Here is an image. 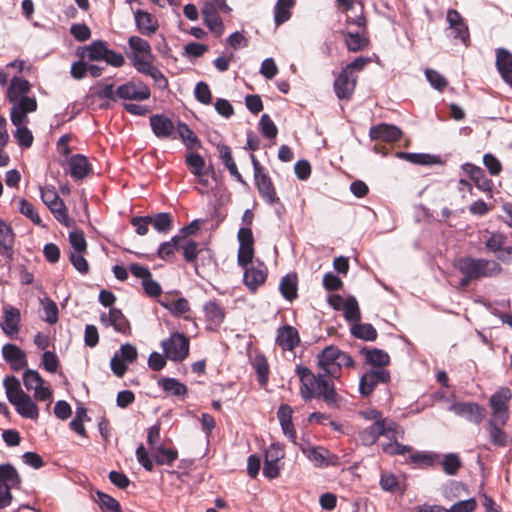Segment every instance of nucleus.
Masks as SVG:
<instances>
[{
    "instance_id": "63",
    "label": "nucleus",
    "mask_w": 512,
    "mask_h": 512,
    "mask_svg": "<svg viewBox=\"0 0 512 512\" xmlns=\"http://www.w3.org/2000/svg\"><path fill=\"white\" fill-rule=\"evenodd\" d=\"M260 131L266 138L274 139L277 136L278 129L275 123L267 114H263L259 121Z\"/></svg>"
},
{
    "instance_id": "38",
    "label": "nucleus",
    "mask_w": 512,
    "mask_h": 512,
    "mask_svg": "<svg viewBox=\"0 0 512 512\" xmlns=\"http://www.w3.org/2000/svg\"><path fill=\"white\" fill-rule=\"evenodd\" d=\"M178 457V452L174 448H165L159 444L152 450V458L158 465H173Z\"/></svg>"
},
{
    "instance_id": "13",
    "label": "nucleus",
    "mask_w": 512,
    "mask_h": 512,
    "mask_svg": "<svg viewBox=\"0 0 512 512\" xmlns=\"http://www.w3.org/2000/svg\"><path fill=\"white\" fill-rule=\"evenodd\" d=\"M304 456L317 468L340 465V457L322 446H315L313 449L304 450Z\"/></svg>"
},
{
    "instance_id": "22",
    "label": "nucleus",
    "mask_w": 512,
    "mask_h": 512,
    "mask_svg": "<svg viewBox=\"0 0 512 512\" xmlns=\"http://www.w3.org/2000/svg\"><path fill=\"white\" fill-rule=\"evenodd\" d=\"M276 343L282 350L292 351L300 343L298 330L290 325H285L277 330Z\"/></svg>"
},
{
    "instance_id": "49",
    "label": "nucleus",
    "mask_w": 512,
    "mask_h": 512,
    "mask_svg": "<svg viewBox=\"0 0 512 512\" xmlns=\"http://www.w3.org/2000/svg\"><path fill=\"white\" fill-rule=\"evenodd\" d=\"M488 425L491 442L495 445L504 446L506 444V434L501 427L505 424H501L499 419L490 418Z\"/></svg>"
},
{
    "instance_id": "31",
    "label": "nucleus",
    "mask_w": 512,
    "mask_h": 512,
    "mask_svg": "<svg viewBox=\"0 0 512 512\" xmlns=\"http://www.w3.org/2000/svg\"><path fill=\"white\" fill-rule=\"evenodd\" d=\"M15 234L10 225L0 219V254L9 258L13 254Z\"/></svg>"
},
{
    "instance_id": "27",
    "label": "nucleus",
    "mask_w": 512,
    "mask_h": 512,
    "mask_svg": "<svg viewBox=\"0 0 512 512\" xmlns=\"http://www.w3.org/2000/svg\"><path fill=\"white\" fill-rule=\"evenodd\" d=\"M134 19L137 30L146 36L154 34L159 25L157 19L147 11L137 9L134 12Z\"/></svg>"
},
{
    "instance_id": "18",
    "label": "nucleus",
    "mask_w": 512,
    "mask_h": 512,
    "mask_svg": "<svg viewBox=\"0 0 512 512\" xmlns=\"http://www.w3.org/2000/svg\"><path fill=\"white\" fill-rule=\"evenodd\" d=\"M446 20L449 23L451 36L454 39H459L463 44H466L469 40V30L461 14L455 9H449L447 11Z\"/></svg>"
},
{
    "instance_id": "25",
    "label": "nucleus",
    "mask_w": 512,
    "mask_h": 512,
    "mask_svg": "<svg viewBox=\"0 0 512 512\" xmlns=\"http://www.w3.org/2000/svg\"><path fill=\"white\" fill-rule=\"evenodd\" d=\"M293 410L288 404H281L277 411V418L279 420L283 434L293 443L297 444V434L292 422Z\"/></svg>"
},
{
    "instance_id": "50",
    "label": "nucleus",
    "mask_w": 512,
    "mask_h": 512,
    "mask_svg": "<svg viewBox=\"0 0 512 512\" xmlns=\"http://www.w3.org/2000/svg\"><path fill=\"white\" fill-rule=\"evenodd\" d=\"M487 239L484 241L485 247L489 252L495 253L496 255L501 253L504 249L503 245L506 242V237L499 232L488 233Z\"/></svg>"
},
{
    "instance_id": "62",
    "label": "nucleus",
    "mask_w": 512,
    "mask_h": 512,
    "mask_svg": "<svg viewBox=\"0 0 512 512\" xmlns=\"http://www.w3.org/2000/svg\"><path fill=\"white\" fill-rule=\"evenodd\" d=\"M441 465L447 475H455L461 467V461L457 454L450 453L444 456Z\"/></svg>"
},
{
    "instance_id": "45",
    "label": "nucleus",
    "mask_w": 512,
    "mask_h": 512,
    "mask_svg": "<svg viewBox=\"0 0 512 512\" xmlns=\"http://www.w3.org/2000/svg\"><path fill=\"white\" fill-rule=\"evenodd\" d=\"M152 227L159 233H168L173 227V217L170 213L161 212L150 216Z\"/></svg>"
},
{
    "instance_id": "9",
    "label": "nucleus",
    "mask_w": 512,
    "mask_h": 512,
    "mask_svg": "<svg viewBox=\"0 0 512 512\" xmlns=\"http://www.w3.org/2000/svg\"><path fill=\"white\" fill-rule=\"evenodd\" d=\"M10 111V119L13 125L27 124L28 113L35 112L37 110V100L35 97L25 96L14 102Z\"/></svg>"
},
{
    "instance_id": "16",
    "label": "nucleus",
    "mask_w": 512,
    "mask_h": 512,
    "mask_svg": "<svg viewBox=\"0 0 512 512\" xmlns=\"http://www.w3.org/2000/svg\"><path fill=\"white\" fill-rule=\"evenodd\" d=\"M99 319L102 325L112 326L118 333L128 335L131 332L130 323L120 309L111 308L107 313H101Z\"/></svg>"
},
{
    "instance_id": "51",
    "label": "nucleus",
    "mask_w": 512,
    "mask_h": 512,
    "mask_svg": "<svg viewBox=\"0 0 512 512\" xmlns=\"http://www.w3.org/2000/svg\"><path fill=\"white\" fill-rule=\"evenodd\" d=\"M153 58H149L147 55H139L134 53L130 56L133 67L141 74L146 75L148 71L152 70L155 66L153 65Z\"/></svg>"
},
{
    "instance_id": "12",
    "label": "nucleus",
    "mask_w": 512,
    "mask_h": 512,
    "mask_svg": "<svg viewBox=\"0 0 512 512\" xmlns=\"http://www.w3.org/2000/svg\"><path fill=\"white\" fill-rule=\"evenodd\" d=\"M118 99L144 101L150 98L149 87L142 81H129L117 87Z\"/></svg>"
},
{
    "instance_id": "23",
    "label": "nucleus",
    "mask_w": 512,
    "mask_h": 512,
    "mask_svg": "<svg viewBox=\"0 0 512 512\" xmlns=\"http://www.w3.org/2000/svg\"><path fill=\"white\" fill-rule=\"evenodd\" d=\"M369 136L371 140L395 142L401 138L402 131L395 125L381 123L370 128Z\"/></svg>"
},
{
    "instance_id": "53",
    "label": "nucleus",
    "mask_w": 512,
    "mask_h": 512,
    "mask_svg": "<svg viewBox=\"0 0 512 512\" xmlns=\"http://www.w3.org/2000/svg\"><path fill=\"white\" fill-rule=\"evenodd\" d=\"M400 438L388 439L387 443L382 444V450L391 456L404 455L412 452V447L398 442Z\"/></svg>"
},
{
    "instance_id": "52",
    "label": "nucleus",
    "mask_w": 512,
    "mask_h": 512,
    "mask_svg": "<svg viewBox=\"0 0 512 512\" xmlns=\"http://www.w3.org/2000/svg\"><path fill=\"white\" fill-rule=\"evenodd\" d=\"M410 460L414 464L430 467L440 460V455L433 452H415L410 455Z\"/></svg>"
},
{
    "instance_id": "54",
    "label": "nucleus",
    "mask_w": 512,
    "mask_h": 512,
    "mask_svg": "<svg viewBox=\"0 0 512 512\" xmlns=\"http://www.w3.org/2000/svg\"><path fill=\"white\" fill-rule=\"evenodd\" d=\"M6 396L8 401L11 403L14 399H17L21 392L20 381L15 376H7L3 382Z\"/></svg>"
},
{
    "instance_id": "5",
    "label": "nucleus",
    "mask_w": 512,
    "mask_h": 512,
    "mask_svg": "<svg viewBox=\"0 0 512 512\" xmlns=\"http://www.w3.org/2000/svg\"><path fill=\"white\" fill-rule=\"evenodd\" d=\"M165 357L173 362H182L189 355L190 340L183 333L174 332L161 341Z\"/></svg>"
},
{
    "instance_id": "34",
    "label": "nucleus",
    "mask_w": 512,
    "mask_h": 512,
    "mask_svg": "<svg viewBox=\"0 0 512 512\" xmlns=\"http://www.w3.org/2000/svg\"><path fill=\"white\" fill-rule=\"evenodd\" d=\"M202 15L204 24L209 28V30L218 33L222 32L223 22L213 4L205 3L202 8Z\"/></svg>"
},
{
    "instance_id": "6",
    "label": "nucleus",
    "mask_w": 512,
    "mask_h": 512,
    "mask_svg": "<svg viewBox=\"0 0 512 512\" xmlns=\"http://www.w3.org/2000/svg\"><path fill=\"white\" fill-rule=\"evenodd\" d=\"M40 196L43 203L49 208L56 220L66 227H70L73 221L67 214V208L59 197L54 187L40 188Z\"/></svg>"
},
{
    "instance_id": "48",
    "label": "nucleus",
    "mask_w": 512,
    "mask_h": 512,
    "mask_svg": "<svg viewBox=\"0 0 512 512\" xmlns=\"http://www.w3.org/2000/svg\"><path fill=\"white\" fill-rule=\"evenodd\" d=\"M342 308L346 321L354 323L360 321L361 313L358 302L354 296L347 297Z\"/></svg>"
},
{
    "instance_id": "20",
    "label": "nucleus",
    "mask_w": 512,
    "mask_h": 512,
    "mask_svg": "<svg viewBox=\"0 0 512 512\" xmlns=\"http://www.w3.org/2000/svg\"><path fill=\"white\" fill-rule=\"evenodd\" d=\"M2 355L14 371H19L28 365L26 353L15 344H5L2 347Z\"/></svg>"
},
{
    "instance_id": "61",
    "label": "nucleus",
    "mask_w": 512,
    "mask_h": 512,
    "mask_svg": "<svg viewBox=\"0 0 512 512\" xmlns=\"http://www.w3.org/2000/svg\"><path fill=\"white\" fill-rule=\"evenodd\" d=\"M19 212L29 218L34 224L41 225L42 220L34 205L25 198L19 199Z\"/></svg>"
},
{
    "instance_id": "33",
    "label": "nucleus",
    "mask_w": 512,
    "mask_h": 512,
    "mask_svg": "<svg viewBox=\"0 0 512 512\" xmlns=\"http://www.w3.org/2000/svg\"><path fill=\"white\" fill-rule=\"evenodd\" d=\"M107 49L108 45L105 41L95 40L90 45L83 47L79 55L82 59L87 58L89 61H103Z\"/></svg>"
},
{
    "instance_id": "47",
    "label": "nucleus",
    "mask_w": 512,
    "mask_h": 512,
    "mask_svg": "<svg viewBox=\"0 0 512 512\" xmlns=\"http://www.w3.org/2000/svg\"><path fill=\"white\" fill-rule=\"evenodd\" d=\"M346 47L349 51L357 52L368 45V39L359 32H347L344 34Z\"/></svg>"
},
{
    "instance_id": "11",
    "label": "nucleus",
    "mask_w": 512,
    "mask_h": 512,
    "mask_svg": "<svg viewBox=\"0 0 512 512\" xmlns=\"http://www.w3.org/2000/svg\"><path fill=\"white\" fill-rule=\"evenodd\" d=\"M512 397L509 388H500L490 397V406L492 408L493 417L499 419L501 424H506L509 418L508 402Z\"/></svg>"
},
{
    "instance_id": "56",
    "label": "nucleus",
    "mask_w": 512,
    "mask_h": 512,
    "mask_svg": "<svg viewBox=\"0 0 512 512\" xmlns=\"http://www.w3.org/2000/svg\"><path fill=\"white\" fill-rule=\"evenodd\" d=\"M410 163L422 166H432L442 164V159L438 155L427 153H411Z\"/></svg>"
},
{
    "instance_id": "28",
    "label": "nucleus",
    "mask_w": 512,
    "mask_h": 512,
    "mask_svg": "<svg viewBox=\"0 0 512 512\" xmlns=\"http://www.w3.org/2000/svg\"><path fill=\"white\" fill-rule=\"evenodd\" d=\"M31 90V84L28 80L14 76L10 80V84L7 88V99L10 103L27 96Z\"/></svg>"
},
{
    "instance_id": "32",
    "label": "nucleus",
    "mask_w": 512,
    "mask_h": 512,
    "mask_svg": "<svg viewBox=\"0 0 512 512\" xmlns=\"http://www.w3.org/2000/svg\"><path fill=\"white\" fill-rule=\"evenodd\" d=\"M159 387L167 394L184 399L188 394V388L185 384L176 378L164 377L158 381Z\"/></svg>"
},
{
    "instance_id": "21",
    "label": "nucleus",
    "mask_w": 512,
    "mask_h": 512,
    "mask_svg": "<svg viewBox=\"0 0 512 512\" xmlns=\"http://www.w3.org/2000/svg\"><path fill=\"white\" fill-rule=\"evenodd\" d=\"M17 413L27 419L36 420L39 417V409L30 395L21 392L17 399L11 402Z\"/></svg>"
},
{
    "instance_id": "39",
    "label": "nucleus",
    "mask_w": 512,
    "mask_h": 512,
    "mask_svg": "<svg viewBox=\"0 0 512 512\" xmlns=\"http://www.w3.org/2000/svg\"><path fill=\"white\" fill-rule=\"evenodd\" d=\"M176 136L178 135L188 149L200 146V140L193 130L184 122L178 121L175 126Z\"/></svg>"
},
{
    "instance_id": "60",
    "label": "nucleus",
    "mask_w": 512,
    "mask_h": 512,
    "mask_svg": "<svg viewBox=\"0 0 512 512\" xmlns=\"http://www.w3.org/2000/svg\"><path fill=\"white\" fill-rule=\"evenodd\" d=\"M43 311L45 313L44 321L48 324H55L58 321L57 304L50 298H44L41 301Z\"/></svg>"
},
{
    "instance_id": "46",
    "label": "nucleus",
    "mask_w": 512,
    "mask_h": 512,
    "mask_svg": "<svg viewBox=\"0 0 512 512\" xmlns=\"http://www.w3.org/2000/svg\"><path fill=\"white\" fill-rule=\"evenodd\" d=\"M180 235H174L170 241L162 242L157 250V256L165 261L170 260L175 251H179Z\"/></svg>"
},
{
    "instance_id": "30",
    "label": "nucleus",
    "mask_w": 512,
    "mask_h": 512,
    "mask_svg": "<svg viewBox=\"0 0 512 512\" xmlns=\"http://www.w3.org/2000/svg\"><path fill=\"white\" fill-rule=\"evenodd\" d=\"M90 169L88 159L82 154L73 155L69 160V173L76 180L85 178Z\"/></svg>"
},
{
    "instance_id": "59",
    "label": "nucleus",
    "mask_w": 512,
    "mask_h": 512,
    "mask_svg": "<svg viewBox=\"0 0 512 512\" xmlns=\"http://www.w3.org/2000/svg\"><path fill=\"white\" fill-rule=\"evenodd\" d=\"M23 384L28 391L35 390L44 384V380L38 371L26 369L23 373Z\"/></svg>"
},
{
    "instance_id": "35",
    "label": "nucleus",
    "mask_w": 512,
    "mask_h": 512,
    "mask_svg": "<svg viewBox=\"0 0 512 512\" xmlns=\"http://www.w3.org/2000/svg\"><path fill=\"white\" fill-rule=\"evenodd\" d=\"M206 320L210 325L220 326L225 318V311L216 301H208L203 306Z\"/></svg>"
},
{
    "instance_id": "7",
    "label": "nucleus",
    "mask_w": 512,
    "mask_h": 512,
    "mask_svg": "<svg viewBox=\"0 0 512 512\" xmlns=\"http://www.w3.org/2000/svg\"><path fill=\"white\" fill-rule=\"evenodd\" d=\"M390 372L385 368H373L364 373L359 381V393L363 397H368L372 394L375 387L382 383L390 382Z\"/></svg>"
},
{
    "instance_id": "40",
    "label": "nucleus",
    "mask_w": 512,
    "mask_h": 512,
    "mask_svg": "<svg viewBox=\"0 0 512 512\" xmlns=\"http://www.w3.org/2000/svg\"><path fill=\"white\" fill-rule=\"evenodd\" d=\"M218 151L220 153L221 160L225 167L228 169L231 176H233L238 182L245 183L242 175L239 173L237 165L232 157L230 147L226 145L218 146Z\"/></svg>"
},
{
    "instance_id": "24",
    "label": "nucleus",
    "mask_w": 512,
    "mask_h": 512,
    "mask_svg": "<svg viewBox=\"0 0 512 512\" xmlns=\"http://www.w3.org/2000/svg\"><path fill=\"white\" fill-rule=\"evenodd\" d=\"M255 185L258 189L260 197L269 205L279 203L275 187L267 173H263L254 177Z\"/></svg>"
},
{
    "instance_id": "1",
    "label": "nucleus",
    "mask_w": 512,
    "mask_h": 512,
    "mask_svg": "<svg viewBox=\"0 0 512 512\" xmlns=\"http://www.w3.org/2000/svg\"><path fill=\"white\" fill-rule=\"evenodd\" d=\"M354 366L352 357L341 351L335 345L325 347L317 354L319 372L314 374L308 367L297 365L296 374L299 377L300 395L304 401L313 398L323 400L330 407H337L341 397L338 395L333 379H339L342 368Z\"/></svg>"
},
{
    "instance_id": "26",
    "label": "nucleus",
    "mask_w": 512,
    "mask_h": 512,
    "mask_svg": "<svg viewBox=\"0 0 512 512\" xmlns=\"http://www.w3.org/2000/svg\"><path fill=\"white\" fill-rule=\"evenodd\" d=\"M496 67L504 82L512 87V53L509 50L496 49Z\"/></svg>"
},
{
    "instance_id": "55",
    "label": "nucleus",
    "mask_w": 512,
    "mask_h": 512,
    "mask_svg": "<svg viewBox=\"0 0 512 512\" xmlns=\"http://www.w3.org/2000/svg\"><path fill=\"white\" fill-rule=\"evenodd\" d=\"M128 44L136 54L147 55L149 58H152L151 46L147 40L139 36H130Z\"/></svg>"
},
{
    "instance_id": "2",
    "label": "nucleus",
    "mask_w": 512,
    "mask_h": 512,
    "mask_svg": "<svg viewBox=\"0 0 512 512\" xmlns=\"http://www.w3.org/2000/svg\"><path fill=\"white\" fill-rule=\"evenodd\" d=\"M454 267L462 275H468L474 280L496 277L502 272V267L496 260L472 256L457 258Z\"/></svg>"
},
{
    "instance_id": "41",
    "label": "nucleus",
    "mask_w": 512,
    "mask_h": 512,
    "mask_svg": "<svg viewBox=\"0 0 512 512\" xmlns=\"http://www.w3.org/2000/svg\"><path fill=\"white\" fill-rule=\"evenodd\" d=\"M280 292L282 296L288 300L293 301L297 298V275L287 274L282 277L279 285Z\"/></svg>"
},
{
    "instance_id": "3",
    "label": "nucleus",
    "mask_w": 512,
    "mask_h": 512,
    "mask_svg": "<svg viewBox=\"0 0 512 512\" xmlns=\"http://www.w3.org/2000/svg\"><path fill=\"white\" fill-rule=\"evenodd\" d=\"M405 431L402 426L389 418L376 420L359 432V439L364 446H371L384 436L387 439L404 438Z\"/></svg>"
},
{
    "instance_id": "10",
    "label": "nucleus",
    "mask_w": 512,
    "mask_h": 512,
    "mask_svg": "<svg viewBox=\"0 0 512 512\" xmlns=\"http://www.w3.org/2000/svg\"><path fill=\"white\" fill-rule=\"evenodd\" d=\"M285 453L283 447L278 443H273L265 452L263 475L268 479H275L280 474V460Z\"/></svg>"
},
{
    "instance_id": "14",
    "label": "nucleus",
    "mask_w": 512,
    "mask_h": 512,
    "mask_svg": "<svg viewBox=\"0 0 512 512\" xmlns=\"http://www.w3.org/2000/svg\"><path fill=\"white\" fill-rule=\"evenodd\" d=\"M149 124L153 134L159 139H176L175 125L164 114H153L149 117Z\"/></svg>"
},
{
    "instance_id": "19",
    "label": "nucleus",
    "mask_w": 512,
    "mask_h": 512,
    "mask_svg": "<svg viewBox=\"0 0 512 512\" xmlns=\"http://www.w3.org/2000/svg\"><path fill=\"white\" fill-rule=\"evenodd\" d=\"M244 268L243 281L244 284L248 287L251 292H256V290L262 286L267 278V268L263 263H260L258 266H246Z\"/></svg>"
},
{
    "instance_id": "57",
    "label": "nucleus",
    "mask_w": 512,
    "mask_h": 512,
    "mask_svg": "<svg viewBox=\"0 0 512 512\" xmlns=\"http://www.w3.org/2000/svg\"><path fill=\"white\" fill-rule=\"evenodd\" d=\"M96 496V502L102 509L105 508L111 512H123L118 500H116L112 496L101 491H97Z\"/></svg>"
},
{
    "instance_id": "43",
    "label": "nucleus",
    "mask_w": 512,
    "mask_h": 512,
    "mask_svg": "<svg viewBox=\"0 0 512 512\" xmlns=\"http://www.w3.org/2000/svg\"><path fill=\"white\" fill-rule=\"evenodd\" d=\"M159 303L162 307L171 312L174 316L179 317L190 311V304L184 297H180L176 300L163 299Z\"/></svg>"
},
{
    "instance_id": "64",
    "label": "nucleus",
    "mask_w": 512,
    "mask_h": 512,
    "mask_svg": "<svg viewBox=\"0 0 512 512\" xmlns=\"http://www.w3.org/2000/svg\"><path fill=\"white\" fill-rule=\"evenodd\" d=\"M186 163L190 167L191 172L197 176L201 177L203 175V169L205 166L204 159L198 153H190L186 157Z\"/></svg>"
},
{
    "instance_id": "36",
    "label": "nucleus",
    "mask_w": 512,
    "mask_h": 512,
    "mask_svg": "<svg viewBox=\"0 0 512 512\" xmlns=\"http://www.w3.org/2000/svg\"><path fill=\"white\" fill-rule=\"evenodd\" d=\"M365 355V360L375 368H384L390 362V357L387 352L378 348H364L361 351Z\"/></svg>"
},
{
    "instance_id": "58",
    "label": "nucleus",
    "mask_w": 512,
    "mask_h": 512,
    "mask_svg": "<svg viewBox=\"0 0 512 512\" xmlns=\"http://www.w3.org/2000/svg\"><path fill=\"white\" fill-rule=\"evenodd\" d=\"M26 125L27 124L14 125L16 127L14 136L17 140V143L22 148H29L33 143L32 132L27 128Z\"/></svg>"
},
{
    "instance_id": "42",
    "label": "nucleus",
    "mask_w": 512,
    "mask_h": 512,
    "mask_svg": "<svg viewBox=\"0 0 512 512\" xmlns=\"http://www.w3.org/2000/svg\"><path fill=\"white\" fill-rule=\"evenodd\" d=\"M351 334L358 339L365 341L376 340L378 333L370 323L355 322L350 329Z\"/></svg>"
},
{
    "instance_id": "37",
    "label": "nucleus",
    "mask_w": 512,
    "mask_h": 512,
    "mask_svg": "<svg viewBox=\"0 0 512 512\" xmlns=\"http://www.w3.org/2000/svg\"><path fill=\"white\" fill-rule=\"evenodd\" d=\"M379 485L381 489L389 493H405V487L401 485L397 476L392 472L383 471L380 475Z\"/></svg>"
},
{
    "instance_id": "44",
    "label": "nucleus",
    "mask_w": 512,
    "mask_h": 512,
    "mask_svg": "<svg viewBox=\"0 0 512 512\" xmlns=\"http://www.w3.org/2000/svg\"><path fill=\"white\" fill-rule=\"evenodd\" d=\"M294 0H278L274 8V21L277 26L288 21L291 17V8L294 6Z\"/></svg>"
},
{
    "instance_id": "8",
    "label": "nucleus",
    "mask_w": 512,
    "mask_h": 512,
    "mask_svg": "<svg viewBox=\"0 0 512 512\" xmlns=\"http://www.w3.org/2000/svg\"><path fill=\"white\" fill-rule=\"evenodd\" d=\"M449 411L477 425L483 421L486 415V409L474 402H453Z\"/></svg>"
},
{
    "instance_id": "15",
    "label": "nucleus",
    "mask_w": 512,
    "mask_h": 512,
    "mask_svg": "<svg viewBox=\"0 0 512 512\" xmlns=\"http://www.w3.org/2000/svg\"><path fill=\"white\" fill-rule=\"evenodd\" d=\"M357 78L349 69H342L334 80V91L338 99L349 100L356 87Z\"/></svg>"
},
{
    "instance_id": "4",
    "label": "nucleus",
    "mask_w": 512,
    "mask_h": 512,
    "mask_svg": "<svg viewBox=\"0 0 512 512\" xmlns=\"http://www.w3.org/2000/svg\"><path fill=\"white\" fill-rule=\"evenodd\" d=\"M22 477L11 463L0 464V510L7 508L13 501L12 490H19Z\"/></svg>"
},
{
    "instance_id": "17",
    "label": "nucleus",
    "mask_w": 512,
    "mask_h": 512,
    "mask_svg": "<svg viewBox=\"0 0 512 512\" xmlns=\"http://www.w3.org/2000/svg\"><path fill=\"white\" fill-rule=\"evenodd\" d=\"M21 314L18 308L7 306L3 309L0 327L4 334L10 338H16L20 330Z\"/></svg>"
},
{
    "instance_id": "29",
    "label": "nucleus",
    "mask_w": 512,
    "mask_h": 512,
    "mask_svg": "<svg viewBox=\"0 0 512 512\" xmlns=\"http://www.w3.org/2000/svg\"><path fill=\"white\" fill-rule=\"evenodd\" d=\"M181 241L179 243V250L182 251L184 260L187 263L193 264L196 273H198L197 257L202 252V248L199 243L191 239H183L180 235Z\"/></svg>"
}]
</instances>
